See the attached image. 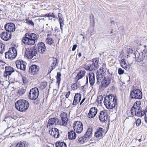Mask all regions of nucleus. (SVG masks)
Instances as JSON below:
<instances>
[{
    "mask_svg": "<svg viewBox=\"0 0 147 147\" xmlns=\"http://www.w3.org/2000/svg\"><path fill=\"white\" fill-rule=\"evenodd\" d=\"M37 41V35L34 33H26L22 38L23 42L26 45H34Z\"/></svg>",
    "mask_w": 147,
    "mask_h": 147,
    "instance_id": "nucleus-1",
    "label": "nucleus"
},
{
    "mask_svg": "<svg viewBox=\"0 0 147 147\" xmlns=\"http://www.w3.org/2000/svg\"><path fill=\"white\" fill-rule=\"evenodd\" d=\"M116 98L113 94L107 96L104 99V103L106 108L111 109L115 107L117 104Z\"/></svg>",
    "mask_w": 147,
    "mask_h": 147,
    "instance_id": "nucleus-2",
    "label": "nucleus"
},
{
    "mask_svg": "<svg viewBox=\"0 0 147 147\" xmlns=\"http://www.w3.org/2000/svg\"><path fill=\"white\" fill-rule=\"evenodd\" d=\"M140 101L136 102L132 107L131 110V113L132 115H136L141 117L145 113L144 111H142L140 106Z\"/></svg>",
    "mask_w": 147,
    "mask_h": 147,
    "instance_id": "nucleus-3",
    "label": "nucleus"
},
{
    "mask_svg": "<svg viewBox=\"0 0 147 147\" xmlns=\"http://www.w3.org/2000/svg\"><path fill=\"white\" fill-rule=\"evenodd\" d=\"M29 106L28 102L24 100H19L16 102L15 107L18 110L21 112L25 111Z\"/></svg>",
    "mask_w": 147,
    "mask_h": 147,
    "instance_id": "nucleus-4",
    "label": "nucleus"
},
{
    "mask_svg": "<svg viewBox=\"0 0 147 147\" xmlns=\"http://www.w3.org/2000/svg\"><path fill=\"white\" fill-rule=\"evenodd\" d=\"M102 78L100 87L104 89L107 87L111 83V78L110 75L108 74V75H105V76Z\"/></svg>",
    "mask_w": 147,
    "mask_h": 147,
    "instance_id": "nucleus-5",
    "label": "nucleus"
},
{
    "mask_svg": "<svg viewBox=\"0 0 147 147\" xmlns=\"http://www.w3.org/2000/svg\"><path fill=\"white\" fill-rule=\"evenodd\" d=\"M17 55V51L14 47L10 48L8 52L5 53V57L6 59H14Z\"/></svg>",
    "mask_w": 147,
    "mask_h": 147,
    "instance_id": "nucleus-6",
    "label": "nucleus"
},
{
    "mask_svg": "<svg viewBox=\"0 0 147 147\" xmlns=\"http://www.w3.org/2000/svg\"><path fill=\"white\" fill-rule=\"evenodd\" d=\"M39 94V92L38 88H34L30 90L28 96L30 100H36L38 98Z\"/></svg>",
    "mask_w": 147,
    "mask_h": 147,
    "instance_id": "nucleus-7",
    "label": "nucleus"
},
{
    "mask_svg": "<svg viewBox=\"0 0 147 147\" xmlns=\"http://www.w3.org/2000/svg\"><path fill=\"white\" fill-rule=\"evenodd\" d=\"M106 70L105 69L102 67L97 70V76H96L97 83L99 85L102 78L105 76V75H108L105 73Z\"/></svg>",
    "mask_w": 147,
    "mask_h": 147,
    "instance_id": "nucleus-8",
    "label": "nucleus"
},
{
    "mask_svg": "<svg viewBox=\"0 0 147 147\" xmlns=\"http://www.w3.org/2000/svg\"><path fill=\"white\" fill-rule=\"evenodd\" d=\"M73 127L75 131L78 134L81 133L83 130V125L79 121H75L73 124Z\"/></svg>",
    "mask_w": 147,
    "mask_h": 147,
    "instance_id": "nucleus-9",
    "label": "nucleus"
},
{
    "mask_svg": "<svg viewBox=\"0 0 147 147\" xmlns=\"http://www.w3.org/2000/svg\"><path fill=\"white\" fill-rule=\"evenodd\" d=\"M130 96L133 98L141 99L142 98V93L138 89H134L131 92Z\"/></svg>",
    "mask_w": 147,
    "mask_h": 147,
    "instance_id": "nucleus-10",
    "label": "nucleus"
},
{
    "mask_svg": "<svg viewBox=\"0 0 147 147\" xmlns=\"http://www.w3.org/2000/svg\"><path fill=\"white\" fill-rule=\"evenodd\" d=\"M37 53L36 49L32 47L28 48L26 49L25 54L26 57L28 58L31 59L36 56Z\"/></svg>",
    "mask_w": 147,
    "mask_h": 147,
    "instance_id": "nucleus-11",
    "label": "nucleus"
},
{
    "mask_svg": "<svg viewBox=\"0 0 147 147\" xmlns=\"http://www.w3.org/2000/svg\"><path fill=\"white\" fill-rule=\"evenodd\" d=\"M16 64L17 68L20 70L25 71L26 69V62L22 60H19L16 61Z\"/></svg>",
    "mask_w": 147,
    "mask_h": 147,
    "instance_id": "nucleus-12",
    "label": "nucleus"
},
{
    "mask_svg": "<svg viewBox=\"0 0 147 147\" xmlns=\"http://www.w3.org/2000/svg\"><path fill=\"white\" fill-rule=\"evenodd\" d=\"M5 28L6 31L12 32L15 31L16 27L14 24L12 23H8L5 26Z\"/></svg>",
    "mask_w": 147,
    "mask_h": 147,
    "instance_id": "nucleus-13",
    "label": "nucleus"
},
{
    "mask_svg": "<svg viewBox=\"0 0 147 147\" xmlns=\"http://www.w3.org/2000/svg\"><path fill=\"white\" fill-rule=\"evenodd\" d=\"M49 133L52 136L55 138H58L60 135L59 130L56 128H52L50 130Z\"/></svg>",
    "mask_w": 147,
    "mask_h": 147,
    "instance_id": "nucleus-14",
    "label": "nucleus"
},
{
    "mask_svg": "<svg viewBox=\"0 0 147 147\" xmlns=\"http://www.w3.org/2000/svg\"><path fill=\"white\" fill-rule=\"evenodd\" d=\"M108 115L107 114V113L105 111H101L100 113L99 119L102 122H104L107 121L108 119Z\"/></svg>",
    "mask_w": 147,
    "mask_h": 147,
    "instance_id": "nucleus-15",
    "label": "nucleus"
},
{
    "mask_svg": "<svg viewBox=\"0 0 147 147\" xmlns=\"http://www.w3.org/2000/svg\"><path fill=\"white\" fill-rule=\"evenodd\" d=\"M39 71V67L37 65H33L30 67L29 71L33 75L37 74Z\"/></svg>",
    "mask_w": 147,
    "mask_h": 147,
    "instance_id": "nucleus-16",
    "label": "nucleus"
},
{
    "mask_svg": "<svg viewBox=\"0 0 147 147\" xmlns=\"http://www.w3.org/2000/svg\"><path fill=\"white\" fill-rule=\"evenodd\" d=\"M97 109L95 107L90 108L88 115V117L90 118L94 117L97 113Z\"/></svg>",
    "mask_w": 147,
    "mask_h": 147,
    "instance_id": "nucleus-17",
    "label": "nucleus"
},
{
    "mask_svg": "<svg viewBox=\"0 0 147 147\" xmlns=\"http://www.w3.org/2000/svg\"><path fill=\"white\" fill-rule=\"evenodd\" d=\"M60 116L62 122L60 123H58L59 124L61 125H65L67 124L68 120L67 114L63 112L61 114Z\"/></svg>",
    "mask_w": 147,
    "mask_h": 147,
    "instance_id": "nucleus-18",
    "label": "nucleus"
},
{
    "mask_svg": "<svg viewBox=\"0 0 147 147\" xmlns=\"http://www.w3.org/2000/svg\"><path fill=\"white\" fill-rule=\"evenodd\" d=\"M121 66L126 70H128L130 67V65L128 63L126 62L125 60L124 59H122L120 62Z\"/></svg>",
    "mask_w": 147,
    "mask_h": 147,
    "instance_id": "nucleus-19",
    "label": "nucleus"
},
{
    "mask_svg": "<svg viewBox=\"0 0 147 147\" xmlns=\"http://www.w3.org/2000/svg\"><path fill=\"white\" fill-rule=\"evenodd\" d=\"M1 37L3 40L7 41L11 38V35L6 32H3L1 34Z\"/></svg>",
    "mask_w": 147,
    "mask_h": 147,
    "instance_id": "nucleus-20",
    "label": "nucleus"
},
{
    "mask_svg": "<svg viewBox=\"0 0 147 147\" xmlns=\"http://www.w3.org/2000/svg\"><path fill=\"white\" fill-rule=\"evenodd\" d=\"M5 72L4 73V76L7 77L8 75H10L14 72V69L10 66H6L5 67Z\"/></svg>",
    "mask_w": 147,
    "mask_h": 147,
    "instance_id": "nucleus-21",
    "label": "nucleus"
},
{
    "mask_svg": "<svg viewBox=\"0 0 147 147\" xmlns=\"http://www.w3.org/2000/svg\"><path fill=\"white\" fill-rule=\"evenodd\" d=\"M38 50L39 53H43L45 51L46 47L45 44L42 42L39 43L38 44Z\"/></svg>",
    "mask_w": 147,
    "mask_h": 147,
    "instance_id": "nucleus-22",
    "label": "nucleus"
},
{
    "mask_svg": "<svg viewBox=\"0 0 147 147\" xmlns=\"http://www.w3.org/2000/svg\"><path fill=\"white\" fill-rule=\"evenodd\" d=\"M81 98V95L80 93H77L74 96L73 104L76 105L80 101Z\"/></svg>",
    "mask_w": 147,
    "mask_h": 147,
    "instance_id": "nucleus-23",
    "label": "nucleus"
},
{
    "mask_svg": "<svg viewBox=\"0 0 147 147\" xmlns=\"http://www.w3.org/2000/svg\"><path fill=\"white\" fill-rule=\"evenodd\" d=\"M88 76L90 83L91 86H93L95 82L94 74L91 72L89 73Z\"/></svg>",
    "mask_w": 147,
    "mask_h": 147,
    "instance_id": "nucleus-24",
    "label": "nucleus"
},
{
    "mask_svg": "<svg viewBox=\"0 0 147 147\" xmlns=\"http://www.w3.org/2000/svg\"><path fill=\"white\" fill-rule=\"evenodd\" d=\"M103 134V129L101 128H99L97 129V131L95 133V136L97 138L101 137Z\"/></svg>",
    "mask_w": 147,
    "mask_h": 147,
    "instance_id": "nucleus-25",
    "label": "nucleus"
},
{
    "mask_svg": "<svg viewBox=\"0 0 147 147\" xmlns=\"http://www.w3.org/2000/svg\"><path fill=\"white\" fill-rule=\"evenodd\" d=\"M86 71H85L81 70L78 73L76 77V80L77 81L82 78L85 75Z\"/></svg>",
    "mask_w": 147,
    "mask_h": 147,
    "instance_id": "nucleus-26",
    "label": "nucleus"
},
{
    "mask_svg": "<svg viewBox=\"0 0 147 147\" xmlns=\"http://www.w3.org/2000/svg\"><path fill=\"white\" fill-rule=\"evenodd\" d=\"M54 10L56 11L58 13V16L59 18V22H63L64 19L63 18L62 16V14L60 13V10L59 9H54L53 11H54Z\"/></svg>",
    "mask_w": 147,
    "mask_h": 147,
    "instance_id": "nucleus-27",
    "label": "nucleus"
},
{
    "mask_svg": "<svg viewBox=\"0 0 147 147\" xmlns=\"http://www.w3.org/2000/svg\"><path fill=\"white\" fill-rule=\"evenodd\" d=\"M68 137L69 139H75L76 137V134L74 131H71L68 132Z\"/></svg>",
    "mask_w": 147,
    "mask_h": 147,
    "instance_id": "nucleus-28",
    "label": "nucleus"
},
{
    "mask_svg": "<svg viewBox=\"0 0 147 147\" xmlns=\"http://www.w3.org/2000/svg\"><path fill=\"white\" fill-rule=\"evenodd\" d=\"M58 120L57 118H54L50 119L48 121V123L49 125H55L56 124L57 121Z\"/></svg>",
    "mask_w": 147,
    "mask_h": 147,
    "instance_id": "nucleus-29",
    "label": "nucleus"
},
{
    "mask_svg": "<svg viewBox=\"0 0 147 147\" xmlns=\"http://www.w3.org/2000/svg\"><path fill=\"white\" fill-rule=\"evenodd\" d=\"M92 128H89L85 134V137L86 138H88L91 136L92 134Z\"/></svg>",
    "mask_w": 147,
    "mask_h": 147,
    "instance_id": "nucleus-30",
    "label": "nucleus"
},
{
    "mask_svg": "<svg viewBox=\"0 0 147 147\" xmlns=\"http://www.w3.org/2000/svg\"><path fill=\"white\" fill-rule=\"evenodd\" d=\"M56 147H67L66 144L64 142H57L55 143Z\"/></svg>",
    "mask_w": 147,
    "mask_h": 147,
    "instance_id": "nucleus-31",
    "label": "nucleus"
},
{
    "mask_svg": "<svg viewBox=\"0 0 147 147\" xmlns=\"http://www.w3.org/2000/svg\"><path fill=\"white\" fill-rule=\"evenodd\" d=\"M45 17H48L49 18L52 17L54 18H55L56 17V15H55L54 13H47L45 14ZM49 20H51L52 19H51L50 18L49 19Z\"/></svg>",
    "mask_w": 147,
    "mask_h": 147,
    "instance_id": "nucleus-32",
    "label": "nucleus"
},
{
    "mask_svg": "<svg viewBox=\"0 0 147 147\" xmlns=\"http://www.w3.org/2000/svg\"><path fill=\"white\" fill-rule=\"evenodd\" d=\"M45 42L49 45H51L54 43L53 39L50 37H48L46 38Z\"/></svg>",
    "mask_w": 147,
    "mask_h": 147,
    "instance_id": "nucleus-33",
    "label": "nucleus"
},
{
    "mask_svg": "<svg viewBox=\"0 0 147 147\" xmlns=\"http://www.w3.org/2000/svg\"><path fill=\"white\" fill-rule=\"evenodd\" d=\"M61 76V74L59 72H58L57 73V75L56 76L57 82L58 83V85H59L61 81L60 77Z\"/></svg>",
    "mask_w": 147,
    "mask_h": 147,
    "instance_id": "nucleus-34",
    "label": "nucleus"
},
{
    "mask_svg": "<svg viewBox=\"0 0 147 147\" xmlns=\"http://www.w3.org/2000/svg\"><path fill=\"white\" fill-rule=\"evenodd\" d=\"M5 46L4 44L0 43V53L3 54L5 51Z\"/></svg>",
    "mask_w": 147,
    "mask_h": 147,
    "instance_id": "nucleus-35",
    "label": "nucleus"
},
{
    "mask_svg": "<svg viewBox=\"0 0 147 147\" xmlns=\"http://www.w3.org/2000/svg\"><path fill=\"white\" fill-rule=\"evenodd\" d=\"M57 59L55 58H53V62L51 65V67H52V70L53 68H55V66L57 63Z\"/></svg>",
    "mask_w": 147,
    "mask_h": 147,
    "instance_id": "nucleus-36",
    "label": "nucleus"
},
{
    "mask_svg": "<svg viewBox=\"0 0 147 147\" xmlns=\"http://www.w3.org/2000/svg\"><path fill=\"white\" fill-rule=\"evenodd\" d=\"M25 21V22L29 25H31L33 26L34 25V23L31 20H29L28 19H26Z\"/></svg>",
    "mask_w": 147,
    "mask_h": 147,
    "instance_id": "nucleus-37",
    "label": "nucleus"
},
{
    "mask_svg": "<svg viewBox=\"0 0 147 147\" xmlns=\"http://www.w3.org/2000/svg\"><path fill=\"white\" fill-rule=\"evenodd\" d=\"M85 141L84 138L83 137H80L78 138V142L81 144H82Z\"/></svg>",
    "mask_w": 147,
    "mask_h": 147,
    "instance_id": "nucleus-38",
    "label": "nucleus"
},
{
    "mask_svg": "<svg viewBox=\"0 0 147 147\" xmlns=\"http://www.w3.org/2000/svg\"><path fill=\"white\" fill-rule=\"evenodd\" d=\"M47 86L46 82H42L40 85V87L42 89H43L45 88Z\"/></svg>",
    "mask_w": 147,
    "mask_h": 147,
    "instance_id": "nucleus-39",
    "label": "nucleus"
},
{
    "mask_svg": "<svg viewBox=\"0 0 147 147\" xmlns=\"http://www.w3.org/2000/svg\"><path fill=\"white\" fill-rule=\"evenodd\" d=\"M142 66L147 68V60H145L144 59L142 60Z\"/></svg>",
    "mask_w": 147,
    "mask_h": 147,
    "instance_id": "nucleus-40",
    "label": "nucleus"
},
{
    "mask_svg": "<svg viewBox=\"0 0 147 147\" xmlns=\"http://www.w3.org/2000/svg\"><path fill=\"white\" fill-rule=\"evenodd\" d=\"M80 86L79 84L77 83H74L72 86V87L74 89H76Z\"/></svg>",
    "mask_w": 147,
    "mask_h": 147,
    "instance_id": "nucleus-41",
    "label": "nucleus"
},
{
    "mask_svg": "<svg viewBox=\"0 0 147 147\" xmlns=\"http://www.w3.org/2000/svg\"><path fill=\"white\" fill-rule=\"evenodd\" d=\"M16 147H25V144L24 143L20 142L18 143L16 145Z\"/></svg>",
    "mask_w": 147,
    "mask_h": 147,
    "instance_id": "nucleus-42",
    "label": "nucleus"
},
{
    "mask_svg": "<svg viewBox=\"0 0 147 147\" xmlns=\"http://www.w3.org/2000/svg\"><path fill=\"white\" fill-rule=\"evenodd\" d=\"M93 63L92 64L94 66L96 67L98 66V61L96 59H93L92 60Z\"/></svg>",
    "mask_w": 147,
    "mask_h": 147,
    "instance_id": "nucleus-43",
    "label": "nucleus"
},
{
    "mask_svg": "<svg viewBox=\"0 0 147 147\" xmlns=\"http://www.w3.org/2000/svg\"><path fill=\"white\" fill-rule=\"evenodd\" d=\"M135 123L137 127L139 126L141 123V121L140 119H138L136 121Z\"/></svg>",
    "mask_w": 147,
    "mask_h": 147,
    "instance_id": "nucleus-44",
    "label": "nucleus"
},
{
    "mask_svg": "<svg viewBox=\"0 0 147 147\" xmlns=\"http://www.w3.org/2000/svg\"><path fill=\"white\" fill-rule=\"evenodd\" d=\"M124 72V71L122 70V69L119 68L118 69V73L119 74H123Z\"/></svg>",
    "mask_w": 147,
    "mask_h": 147,
    "instance_id": "nucleus-45",
    "label": "nucleus"
},
{
    "mask_svg": "<svg viewBox=\"0 0 147 147\" xmlns=\"http://www.w3.org/2000/svg\"><path fill=\"white\" fill-rule=\"evenodd\" d=\"M59 23L60 24V29L62 31L63 30V27L64 24V22H59Z\"/></svg>",
    "mask_w": 147,
    "mask_h": 147,
    "instance_id": "nucleus-46",
    "label": "nucleus"
},
{
    "mask_svg": "<svg viewBox=\"0 0 147 147\" xmlns=\"http://www.w3.org/2000/svg\"><path fill=\"white\" fill-rule=\"evenodd\" d=\"M97 99L99 102L100 101H101L103 99V97L101 96H99L97 97Z\"/></svg>",
    "mask_w": 147,
    "mask_h": 147,
    "instance_id": "nucleus-47",
    "label": "nucleus"
},
{
    "mask_svg": "<svg viewBox=\"0 0 147 147\" xmlns=\"http://www.w3.org/2000/svg\"><path fill=\"white\" fill-rule=\"evenodd\" d=\"M77 47V45H74L72 47V51H74L76 50Z\"/></svg>",
    "mask_w": 147,
    "mask_h": 147,
    "instance_id": "nucleus-48",
    "label": "nucleus"
},
{
    "mask_svg": "<svg viewBox=\"0 0 147 147\" xmlns=\"http://www.w3.org/2000/svg\"><path fill=\"white\" fill-rule=\"evenodd\" d=\"M93 66L94 65H93V64H92V65H90L89 66V67L90 68V70H89V71H92L93 69Z\"/></svg>",
    "mask_w": 147,
    "mask_h": 147,
    "instance_id": "nucleus-49",
    "label": "nucleus"
},
{
    "mask_svg": "<svg viewBox=\"0 0 147 147\" xmlns=\"http://www.w3.org/2000/svg\"><path fill=\"white\" fill-rule=\"evenodd\" d=\"M70 91H69L67 92V94H66L65 95V97L66 98H68L70 94Z\"/></svg>",
    "mask_w": 147,
    "mask_h": 147,
    "instance_id": "nucleus-50",
    "label": "nucleus"
},
{
    "mask_svg": "<svg viewBox=\"0 0 147 147\" xmlns=\"http://www.w3.org/2000/svg\"><path fill=\"white\" fill-rule=\"evenodd\" d=\"M22 80L23 83L25 84L26 82V78L25 77H23Z\"/></svg>",
    "mask_w": 147,
    "mask_h": 147,
    "instance_id": "nucleus-51",
    "label": "nucleus"
},
{
    "mask_svg": "<svg viewBox=\"0 0 147 147\" xmlns=\"http://www.w3.org/2000/svg\"><path fill=\"white\" fill-rule=\"evenodd\" d=\"M85 69L86 70H90V68L89 67V66H85L84 67Z\"/></svg>",
    "mask_w": 147,
    "mask_h": 147,
    "instance_id": "nucleus-52",
    "label": "nucleus"
},
{
    "mask_svg": "<svg viewBox=\"0 0 147 147\" xmlns=\"http://www.w3.org/2000/svg\"><path fill=\"white\" fill-rule=\"evenodd\" d=\"M145 121L146 123H147V114H146L144 117Z\"/></svg>",
    "mask_w": 147,
    "mask_h": 147,
    "instance_id": "nucleus-53",
    "label": "nucleus"
},
{
    "mask_svg": "<svg viewBox=\"0 0 147 147\" xmlns=\"http://www.w3.org/2000/svg\"><path fill=\"white\" fill-rule=\"evenodd\" d=\"M85 100V98H83L82 100V101H81V102H80V105H81L82 103H83V102H84V101Z\"/></svg>",
    "mask_w": 147,
    "mask_h": 147,
    "instance_id": "nucleus-54",
    "label": "nucleus"
},
{
    "mask_svg": "<svg viewBox=\"0 0 147 147\" xmlns=\"http://www.w3.org/2000/svg\"><path fill=\"white\" fill-rule=\"evenodd\" d=\"M51 36V34H48L47 35V38L49 36Z\"/></svg>",
    "mask_w": 147,
    "mask_h": 147,
    "instance_id": "nucleus-55",
    "label": "nucleus"
},
{
    "mask_svg": "<svg viewBox=\"0 0 147 147\" xmlns=\"http://www.w3.org/2000/svg\"><path fill=\"white\" fill-rule=\"evenodd\" d=\"M78 55L79 57H80L81 56V53H79L78 54Z\"/></svg>",
    "mask_w": 147,
    "mask_h": 147,
    "instance_id": "nucleus-56",
    "label": "nucleus"
},
{
    "mask_svg": "<svg viewBox=\"0 0 147 147\" xmlns=\"http://www.w3.org/2000/svg\"><path fill=\"white\" fill-rule=\"evenodd\" d=\"M111 24L114 23V21H111Z\"/></svg>",
    "mask_w": 147,
    "mask_h": 147,
    "instance_id": "nucleus-57",
    "label": "nucleus"
},
{
    "mask_svg": "<svg viewBox=\"0 0 147 147\" xmlns=\"http://www.w3.org/2000/svg\"><path fill=\"white\" fill-rule=\"evenodd\" d=\"M138 141H139L140 142H141V139H139L138 140Z\"/></svg>",
    "mask_w": 147,
    "mask_h": 147,
    "instance_id": "nucleus-58",
    "label": "nucleus"
},
{
    "mask_svg": "<svg viewBox=\"0 0 147 147\" xmlns=\"http://www.w3.org/2000/svg\"><path fill=\"white\" fill-rule=\"evenodd\" d=\"M86 79H87V82H88V78L87 77V78H86Z\"/></svg>",
    "mask_w": 147,
    "mask_h": 147,
    "instance_id": "nucleus-59",
    "label": "nucleus"
},
{
    "mask_svg": "<svg viewBox=\"0 0 147 147\" xmlns=\"http://www.w3.org/2000/svg\"><path fill=\"white\" fill-rule=\"evenodd\" d=\"M131 50V53H132L133 51V50Z\"/></svg>",
    "mask_w": 147,
    "mask_h": 147,
    "instance_id": "nucleus-60",
    "label": "nucleus"
},
{
    "mask_svg": "<svg viewBox=\"0 0 147 147\" xmlns=\"http://www.w3.org/2000/svg\"><path fill=\"white\" fill-rule=\"evenodd\" d=\"M1 80H0V84H1Z\"/></svg>",
    "mask_w": 147,
    "mask_h": 147,
    "instance_id": "nucleus-61",
    "label": "nucleus"
},
{
    "mask_svg": "<svg viewBox=\"0 0 147 147\" xmlns=\"http://www.w3.org/2000/svg\"><path fill=\"white\" fill-rule=\"evenodd\" d=\"M52 30L53 31V28H52Z\"/></svg>",
    "mask_w": 147,
    "mask_h": 147,
    "instance_id": "nucleus-62",
    "label": "nucleus"
},
{
    "mask_svg": "<svg viewBox=\"0 0 147 147\" xmlns=\"http://www.w3.org/2000/svg\"><path fill=\"white\" fill-rule=\"evenodd\" d=\"M47 26H48V24H47Z\"/></svg>",
    "mask_w": 147,
    "mask_h": 147,
    "instance_id": "nucleus-63",
    "label": "nucleus"
},
{
    "mask_svg": "<svg viewBox=\"0 0 147 147\" xmlns=\"http://www.w3.org/2000/svg\"><path fill=\"white\" fill-rule=\"evenodd\" d=\"M83 38H84V37H83Z\"/></svg>",
    "mask_w": 147,
    "mask_h": 147,
    "instance_id": "nucleus-64",
    "label": "nucleus"
}]
</instances>
